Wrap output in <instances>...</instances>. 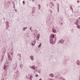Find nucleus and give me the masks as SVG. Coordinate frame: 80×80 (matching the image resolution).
Here are the masks:
<instances>
[{
    "label": "nucleus",
    "instance_id": "obj_1",
    "mask_svg": "<svg viewBox=\"0 0 80 80\" xmlns=\"http://www.w3.org/2000/svg\"><path fill=\"white\" fill-rule=\"evenodd\" d=\"M34 35H35L34 36V39L35 40L37 39L38 40L39 38H40V33H38V35H37V34H35V33H34Z\"/></svg>",
    "mask_w": 80,
    "mask_h": 80
},
{
    "label": "nucleus",
    "instance_id": "obj_2",
    "mask_svg": "<svg viewBox=\"0 0 80 80\" xmlns=\"http://www.w3.org/2000/svg\"><path fill=\"white\" fill-rule=\"evenodd\" d=\"M6 28L7 29H8V27H9V22H6Z\"/></svg>",
    "mask_w": 80,
    "mask_h": 80
},
{
    "label": "nucleus",
    "instance_id": "obj_3",
    "mask_svg": "<svg viewBox=\"0 0 80 80\" xmlns=\"http://www.w3.org/2000/svg\"><path fill=\"white\" fill-rule=\"evenodd\" d=\"M49 6L51 8H52L54 6V4L53 3V2H50V3Z\"/></svg>",
    "mask_w": 80,
    "mask_h": 80
},
{
    "label": "nucleus",
    "instance_id": "obj_4",
    "mask_svg": "<svg viewBox=\"0 0 80 80\" xmlns=\"http://www.w3.org/2000/svg\"><path fill=\"white\" fill-rule=\"evenodd\" d=\"M77 64L78 65H80V61L79 60H78L77 61Z\"/></svg>",
    "mask_w": 80,
    "mask_h": 80
},
{
    "label": "nucleus",
    "instance_id": "obj_5",
    "mask_svg": "<svg viewBox=\"0 0 80 80\" xmlns=\"http://www.w3.org/2000/svg\"><path fill=\"white\" fill-rule=\"evenodd\" d=\"M12 57H13V53H11L9 55V58H12Z\"/></svg>",
    "mask_w": 80,
    "mask_h": 80
},
{
    "label": "nucleus",
    "instance_id": "obj_6",
    "mask_svg": "<svg viewBox=\"0 0 80 80\" xmlns=\"http://www.w3.org/2000/svg\"><path fill=\"white\" fill-rule=\"evenodd\" d=\"M50 43H54V42H53V39H50Z\"/></svg>",
    "mask_w": 80,
    "mask_h": 80
},
{
    "label": "nucleus",
    "instance_id": "obj_7",
    "mask_svg": "<svg viewBox=\"0 0 80 80\" xmlns=\"http://www.w3.org/2000/svg\"><path fill=\"white\" fill-rule=\"evenodd\" d=\"M51 37L52 38H55V35L52 34L51 35Z\"/></svg>",
    "mask_w": 80,
    "mask_h": 80
},
{
    "label": "nucleus",
    "instance_id": "obj_8",
    "mask_svg": "<svg viewBox=\"0 0 80 80\" xmlns=\"http://www.w3.org/2000/svg\"><path fill=\"white\" fill-rule=\"evenodd\" d=\"M49 76L50 77H54V75L52 73L50 74Z\"/></svg>",
    "mask_w": 80,
    "mask_h": 80
},
{
    "label": "nucleus",
    "instance_id": "obj_9",
    "mask_svg": "<svg viewBox=\"0 0 80 80\" xmlns=\"http://www.w3.org/2000/svg\"><path fill=\"white\" fill-rule=\"evenodd\" d=\"M30 58H31V60H33V59H34V58H33V56H31L30 57Z\"/></svg>",
    "mask_w": 80,
    "mask_h": 80
},
{
    "label": "nucleus",
    "instance_id": "obj_10",
    "mask_svg": "<svg viewBox=\"0 0 80 80\" xmlns=\"http://www.w3.org/2000/svg\"><path fill=\"white\" fill-rule=\"evenodd\" d=\"M26 29H27V27L23 28L22 30H23V31H25V30H26Z\"/></svg>",
    "mask_w": 80,
    "mask_h": 80
},
{
    "label": "nucleus",
    "instance_id": "obj_11",
    "mask_svg": "<svg viewBox=\"0 0 80 80\" xmlns=\"http://www.w3.org/2000/svg\"><path fill=\"white\" fill-rule=\"evenodd\" d=\"M3 68L4 70H7V67H6V66H5L3 67Z\"/></svg>",
    "mask_w": 80,
    "mask_h": 80
},
{
    "label": "nucleus",
    "instance_id": "obj_12",
    "mask_svg": "<svg viewBox=\"0 0 80 80\" xmlns=\"http://www.w3.org/2000/svg\"><path fill=\"white\" fill-rule=\"evenodd\" d=\"M32 70H35V66H32Z\"/></svg>",
    "mask_w": 80,
    "mask_h": 80
},
{
    "label": "nucleus",
    "instance_id": "obj_13",
    "mask_svg": "<svg viewBox=\"0 0 80 80\" xmlns=\"http://www.w3.org/2000/svg\"><path fill=\"white\" fill-rule=\"evenodd\" d=\"M64 79V78H63L62 77H60L59 78V79H60V80H63Z\"/></svg>",
    "mask_w": 80,
    "mask_h": 80
},
{
    "label": "nucleus",
    "instance_id": "obj_14",
    "mask_svg": "<svg viewBox=\"0 0 80 80\" xmlns=\"http://www.w3.org/2000/svg\"><path fill=\"white\" fill-rule=\"evenodd\" d=\"M41 46H42V43H40L39 46H38V48H40V47H41Z\"/></svg>",
    "mask_w": 80,
    "mask_h": 80
},
{
    "label": "nucleus",
    "instance_id": "obj_15",
    "mask_svg": "<svg viewBox=\"0 0 80 80\" xmlns=\"http://www.w3.org/2000/svg\"><path fill=\"white\" fill-rule=\"evenodd\" d=\"M77 28H80V25H77Z\"/></svg>",
    "mask_w": 80,
    "mask_h": 80
},
{
    "label": "nucleus",
    "instance_id": "obj_16",
    "mask_svg": "<svg viewBox=\"0 0 80 80\" xmlns=\"http://www.w3.org/2000/svg\"><path fill=\"white\" fill-rule=\"evenodd\" d=\"M53 32L54 33H56V30H55V29H53Z\"/></svg>",
    "mask_w": 80,
    "mask_h": 80
},
{
    "label": "nucleus",
    "instance_id": "obj_17",
    "mask_svg": "<svg viewBox=\"0 0 80 80\" xmlns=\"http://www.w3.org/2000/svg\"><path fill=\"white\" fill-rule=\"evenodd\" d=\"M78 23V21H77L75 23V25H77V24Z\"/></svg>",
    "mask_w": 80,
    "mask_h": 80
},
{
    "label": "nucleus",
    "instance_id": "obj_18",
    "mask_svg": "<svg viewBox=\"0 0 80 80\" xmlns=\"http://www.w3.org/2000/svg\"><path fill=\"white\" fill-rule=\"evenodd\" d=\"M64 41L63 40H61V43H63Z\"/></svg>",
    "mask_w": 80,
    "mask_h": 80
},
{
    "label": "nucleus",
    "instance_id": "obj_19",
    "mask_svg": "<svg viewBox=\"0 0 80 80\" xmlns=\"http://www.w3.org/2000/svg\"><path fill=\"white\" fill-rule=\"evenodd\" d=\"M18 56H19L20 57H21V54L20 53H19L18 54Z\"/></svg>",
    "mask_w": 80,
    "mask_h": 80
},
{
    "label": "nucleus",
    "instance_id": "obj_20",
    "mask_svg": "<svg viewBox=\"0 0 80 80\" xmlns=\"http://www.w3.org/2000/svg\"><path fill=\"white\" fill-rule=\"evenodd\" d=\"M29 67L30 69H32V66H31L30 65L29 66Z\"/></svg>",
    "mask_w": 80,
    "mask_h": 80
},
{
    "label": "nucleus",
    "instance_id": "obj_21",
    "mask_svg": "<svg viewBox=\"0 0 80 80\" xmlns=\"http://www.w3.org/2000/svg\"><path fill=\"white\" fill-rule=\"evenodd\" d=\"M38 74H36V77H38Z\"/></svg>",
    "mask_w": 80,
    "mask_h": 80
},
{
    "label": "nucleus",
    "instance_id": "obj_22",
    "mask_svg": "<svg viewBox=\"0 0 80 80\" xmlns=\"http://www.w3.org/2000/svg\"><path fill=\"white\" fill-rule=\"evenodd\" d=\"M50 12L51 13H52V10H51L50 11Z\"/></svg>",
    "mask_w": 80,
    "mask_h": 80
},
{
    "label": "nucleus",
    "instance_id": "obj_23",
    "mask_svg": "<svg viewBox=\"0 0 80 80\" xmlns=\"http://www.w3.org/2000/svg\"><path fill=\"white\" fill-rule=\"evenodd\" d=\"M58 43H61V40H60L59 42H58Z\"/></svg>",
    "mask_w": 80,
    "mask_h": 80
},
{
    "label": "nucleus",
    "instance_id": "obj_24",
    "mask_svg": "<svg viewBox=\"0 0 80 80\" xmlns=\"http://www.w3.org/2000/svg\"><path fill=\"white\" fill-rule=\"evenodd\" d=\"M23 4H25V1H24L22 2Z\"/></svg>",
    "mask_w": 80,
    "mask_h": 80
},
{
    "label": "nucleus",
    "instance_id": "obj_25",
    "mask_svg": "<svg viewBox=\"0 0 80 80\" xmlns=\"http://www.w3.org/2000/svg\"><path fill=\"white\" fill-rule=\"evenodd\" d=\"M38 6H39V9H40V5L39 4V5H38Z\"/></svg>",
    "mask_w": 80,
    "mask_h": 80
},
{
    "label": "nucleus",
    "instance_id": "obj_26",
    "mask_svg": "<svg viewBox=\"0 0 80 80\" xmlns=\"http://www.w3.org/2000/svg\"><path fill=\"white\" fill-rule=\"evenodd\" d=\"M48 80H55V79H48Z\"/></svg>",
    "mask_w": 80,
    "mask_h": 80
},
{
    "label": "nucleus",
    "instance_id": "obj_27",
    "mask_svg": "<svg viewBox=\"0 0 80 80\" xmlns=\"http://www.w3.org/2000/svg\"><path fill=\"white\" fill-rule=\"evenodd\" d=\"M79 2H80V1L78 0V1H77V2H78V3H79Z\"/></svg>",
    "mask_w": 80,
    "mask_h": 80
},
{
    "label": "nucleus",
    "instance_id": "obj_28",
    "mask_svg": "<svg viewBox=\"0 0 80 80\" xmlns=\"http://www.w3.org/2000/svg\"><path fill=\"white\" fill-rule=\"evenodd\" d=\"M30 30H32V28L31 27L30 28Z\"/></svg>",
    "mask_w": 80,
    "mask_h": 80
},
{
    "label": "nucleus",
    "instance_id": "obj_29",
    "mask_svg": "<svg viewBox=\"0 0 80 80\" xmlns=\"http://www.w3.org/2000/svg\"><path fill=\"white\" fill-rule=\"evenodd\" d=\"M54 2H55V1H56V0H52Z\"/></svg>",
    "mask_w": 80,
    "mask_h": 80
},
{
    "label": "nucleus",
    "instance_id": "obj_30",
    "mask_svg": "<svg viewBox=\"0 0 80 80\" xmlns=\"http://www.w3.org/2000/svg\"><path fill=\"white\" fill-rule=\"evenodd\" d=\"M79 80H80V76H79Z\"/></svg>",
    "mask_w": 80,
    "mask_h": 80
},
{
    "label": "nucleus",
    "instance_id": "obj_31",
    "mask_svg": "<svg viewBox=\"0 0 80 80\" xmlns=\"http://www.w3.org/2000/svg\"><path fill=\"white\" fill-rule=\"evenodd\" d=\"M39 80H42V78H40Z\"/></svg>",
    "mask_w": 80,
    "mask_h": 80
},
{
    "label": "nucleus",
    "instance_id": "obj_32",
    "mask_svg": "<svg viewBox=\"0 0 80 80\" xmlns=\"http://www.w3.org/2000/svg\"><path fill=\"white\" fill-rule=\"evenodd\" d=\"M63 80H65L64 78Z\"/></svg>",
    "mask_w": 80,
    "mask_h": 80
},
{
    "label": "nucleus",
    "instance_id": "obj_33",
    "mask_svg": "<svg viewBox=\"0 0 80 80\" xmlns=\"http://www.w3.org/2000/svg\"><path fill=\"white\" fill-rule=\"evenodd\" d=\"M79 18V19H80V18Z\"/></svg>",
    "mask_w": 80,
    "mask_h": 80
},
{
    "label": "nucleus",
    "instance_id": "obj_34",
    "mask_svg": "<svg viewBox=\"0 0 80 80\" xmlns=\"http://www.w3.org/2000/svg\"><path fill=\"white\" fill-rule=\"evenodd\" d=\"M32 45H33V43H32Z\"/></svg>",
    "mask_w": 80,
    "mask_h": 80
}]
</instances>
